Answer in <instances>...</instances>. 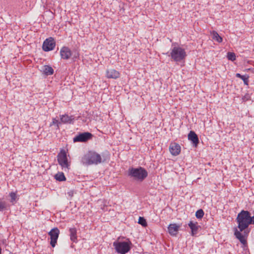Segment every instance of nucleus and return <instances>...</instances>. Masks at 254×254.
Returning <instances> with one entry per match:
<instances>
[{"mask_svg": "<svg viewBox=\"0 0 254 254\" xmlns=\"http://www.w3.org/2000/svg\"><path fill=\"white\" fill-rule=\"evenodd\" d=\"M251 221L250 212L244 210L238 213L236 219L238 226L235 229L234 235L243 245L247 244L246 237L250 233L248 228L250 225L252 224Z\"/></svg>", "mask_w": 254, "mask_h": 254, "instance_id": "nucleus-1", "label": "nucleus"}, {"mask_svg": "<svg viewBox=\"0 0 254 254\" xmlns=\"http://www.w3.org/2000/svg\"><path fill=\"white\" fill-rule=\"evenodd\" d=\"M104 161L100 154L94 151H89L81 157L80 163L84 166H88L96 165Z\"/></svg>", "mask_w": 254, "mask_h": 254, "instance_id": "nucleus-2", "label": "nucleus"}, {"mask_svg": "<svg viewBox=\"0 0 254 254\" xmlns=\"http://www.w3.org/2000/svg\"><path fill=\"white\" fill-rule=\"evenodd\" d=\"M127 175L133 180L142 182L147 177L148 172L144 168L141 167L138 168L131 167L128 169Z\"/></svg>", "mask_w": 254, "mask_h": 254, "instance_id": "nucleus-3", "label": "nucleus"}, {"mask_svg": "<svg viewBox=\"0 0 254 254\" xmlns=\"http://www.w3.org/2000/svg\"><path fill=\"white\" fill-rule=\"evenodd\" d=\"M113 246L117 253L126 254L131 250L132 243L127 239L125 241H116L113 243Z\"/></svg>", "mask_w": 254, "mask_h": 254, "instance_id": "nucleus-4", "label": "nucleus"}, {"mask_svg": "<svg viewBox=\"0 0 254 254\" xmlns=\"http://www.w3.org/2000/svg\"><path fill=\"white\" fill-rule=\"evenodd\" d=\"M175 44L172 45L171 51L170 56L176 62H181L184 60L187 54L184 49L180 46H174Z\"/></svg>", "mask_w": 254, "mask_h": 254, "instance_id": "nucleus-5", "label": "nucleus"}, {"mask_svg": "<svg viewBox=\"0 0 254 254\" xmlns=\"http://www.w3.org/2000/svg\"><path fill=\"white\" fill-rule=\"evenodd\" d=\"M58 162L64 171H68L70 163L68 161L66 153L64 150H62L58 155Z\"/></svg>", "mask_w": 254, "mask_h": 254, "instance_id": "nucleus-6", "label": "nucleus"}, {"mask_svg": "<svg viewBox=\"0 0 254 254\" xmlns=\"http://www.w3.org/2000/svg\"><path fill=\"white\" fill-rule=\"evenodd\" d=\"M92 136V134L89 132L79 133L73 138V141L74 142H85L91 139Z\"/></svg>", "mask_w": 254, "mask_h": 254, "instance_id": "nucleus-7", "label": "nucleus"}, {"mask_svg": "<svg viewBox=\"0 0 254 254\" xmlns=\"http://www.w3.org/2000/svg\"><path fill=\"white\" fill-rule=\"evenodd\" d=\"M56 46V42L52 37L46 39L43 44L42 48L44 51L48 52L53 50Z\"/></svg>", "mask_w": 254, "mask_h": 254, "instance_id": "nucleus-8", "label": "nucleus"}, {"mask_svg": "<svg viewBox=\"0 0 254 254\" xmlns=\"http://www.w3.org/2000/svg\"><path fill=\"white\" fill-rule=\"evenodd\" d=\"M48 234L50 236V244L54 248L57 244L60 234V230L57 227L54 228L48 233Z\"/></svg>", "mask_w": 254, "mask_h": 254, "instance_id": "nucleus-9", "label": "nucleus"}, {"mask_svg": "<svg viewBox=\"0 0 254 254\" xmlns=\"http://www.w3.org/2000/svg\"><path fill=\"white\" fill-rule=\"evenodd\" d=\"M60 56L62 59L68 60L72 55V53L70 49L66 46L63 47L60 50Z\"/></svg>", "mask_w": 254, "mask_h": 254, "instance_id": "nucleus-10", "label": "nucleus"}, {"mask_svg": "<svg viewBox=\"0 0 254 254\" xmlns=\"http://www.w3.org/2000/svg\"><path fill=\"white\" fill-rule=\"evenodd\" d=\"M60 120L61 124H73L74 122V118L73 116H69L67 114H64L60 115Z\"/></svg>", "mask_w": 254, "mask_h": 254, "instance_id": "nucleus-11", "label": "nucleus"}, {"mask_svg": "<svg viewBox=\"0 0 254 254\" xmlns=\"http://www.w3.org/2000/svg\"><path fill=\"white\" fill-rule=\"evenodd\" d=\"M188 139L191 141L193 145L196 147L199 143L197 135L193 131H190L188 134Z\"/></svg>", "mask_w": 254, "mask_h": 254, "instance_id": "nucleus-12", "label": "nucleus"}, {"mask_svg": "<svg viewBox=\"0 0 254 254\" xmlns=\"http://www.w3.org/2000/svg\"><path fill=\"white\" fill-rule=\"evenodd\" d=\"M170 153L174 156L179 155L181 152V147L178 144L172 143L170 145Z\"/></svg>", "mask_w": 254, "mask_h": 254, "instance_id": "nucleus-13", "label": "nucleus"}, {"mask_svg": "<svg viewBox=\"0 0 254 254\" xmlns=\"http://www.w3.org/2000/svg\"><path fill=\"white\" fill-rule=\"evenodd\" d=\"M188 226L191 229V236H194L197 234L199 229L200 228V226L198 225L197 222L194 223L192 221L189 222Z\"/></svg>", "mask_w": 254, "mask_h": 254, "instance_id": "nucleus-14", "label": "nucleus"}, {"mask_svg": "<svg viewBox=\"0 0 254 254\" xmlns=\"http://www.w3.org/2000/svg\"><path fill=\"white\" fill-rule=\"evenodd\" d=\"M120 73L115 69H108L106 71V76L109 78L117 79L120 76Z\"/></svg>", "mask_w": 254, "mask_h": 254, "instance_id": "nucleus-15", "label": "nucleus"}, {"mask_svg": "<svg viewBox=\"0 0 254 254\" xmlns=\"http://www.w3.org/2000/svg\"><path fill=\"white\" fill-rule=\"evenodd\" d=\"M179 228L180 226L177 224H170L168 227V232L171 235L176 236L179 231Z\"/></svg>", "mask_w": 254, "mask_h": 254, "instance_id": "nucleus-16", "label": "nucleus"}, {"mask_svg": "<svg viewBox=\"0 0 254 254\" xmlns=\"http://www.w3.org/2000/svg\"><path fill=\"white\" fill-rule=\"evenodd\" d=\"M69 236L71 241L74 243L77 242V230L74 227L69 229Z\"/></svg>", "mask_w": 254, "mask_h": 254, "instance_id": "nucleus-17", "label": "nucleus"}, {"mask_svg": "<svg viewBox=\"0 0 254 254\" xmlns=\"http://www.w3.org/2000/svg\"><path fill=\"white\" fill-rule=\"evenodd\" d=\"M42 71L46 75H51L54 73V69L52 66L48 65H44L42 69Z\"/></svg>", "mask_w": 254, "mask_h": 254, "instance_id": "nucleus-18", "label": "nucleus"}, {"mask_svg": "<svg viewBox=\"0 0 254 254\" xmlns=\"http://www.w3.org/2000/svg\"><path fill=\"white\" fill-rule=\"evenodd\" d=\"M211 35L213 40L218 43L222 42V38L219 36L217 32L213 31L211 33Z\"/></svg>", "mask_w": 254, "mask_h": 254, "instance_id": "nucleus-19", "label": "nucleus"}, {"mask_svg": "<svg viewBox=\"0 0 254 254\" xmlns=\"http://www.w3.org/2000/svg\"><path fill=\"white\" fill-rule=\"evenodd\" d=\"M55 179L59 181H64L66 180V178L63 172H59L55 175Z\"/></svg>", "mask_w": 254, "mask_h": 254, "instance_id": "nucleus-20", "label": "nucleus"}, {"mask_svg": "<svg viewBox=\"0 0 254 254\" xmlns=\"http://www.w3.org/2000/svg\"><path fill=\"white\" fill-rule=\"evenodd\" d=\"M9 205L5 201H0V211H3L7 209Z\"/></svg>", "mask_w": 254, "mask_h": 254, "instance_id": "nucleus-21", "label": "nucleus"}, {"mask_svg": "<svg viewBox=\"0 0 254 254\" xmlns=\"http://www.w3.org/2000/svg\"><path fill=\"white\" fill-rule=\"evenodd\" d=\"M61 124V121L59 122L58 120L55 118L53 119L52 122L50 124V126H56V129H59L60 128V125Z\"/></svg>", "mask_w": 254, "mask_h": 254, "instance_id": "nucleus-22", "label": "nucleus"}, {"mask_svg": "<svg viewBox=\"0 0 254 254\" xmlns=\"http://www.w3.org/2000/svg\"><path fill=\"white\" fill-rule=\"evenodd\" d=\"M9 195L10 197V202L12 204H14L17 199L16 193L14 192H11L9 193Z\"/></svg>", "mask_w": 254, "mask_h": 254, "instance_id": "nucleus-23", "label": "nucleus"}, {"mask_svg": "<svg viewBox=\"0 0 254 254\" xmlns=\"http://www.w3.org/2000/svg\"><path fill=\"white\" fill-rule=\"evenodd\" d=\"M204 216V212L202 209H200L195 212V216L197 219H201Z\"/></svg>", "mask_w": 254, "mask_h": 254, "instance_id": "nucleus-24", "label": "nucleus"}, {"mask_svg": "<svg viewBox=\"0 0 254 254\" xmlns=\"http://www.w3.org/2000/svg\"><path fill=\"white\" fill-rule=\"evenodd\" d=\"M138 223L143 227H145L147 225L146 220L142 217H139Z\"/></svg>", "mask_w": 254, "mask_h": 254, "instance_id": "nucleus-25", "label": "nucleus"}, {"mask_svg": "<svg viewBox=\"0 0 254 254\" xmlns=\"http://www.w3.org/2000/svg\"><path fill=\"white\" fill-rule=\"evenodd\" d=\"M227 58L229 60L234 61L236 60V56L234 53L228 52L227 53Z\"/></svg>", "mask_w": 254, "mask_h": 254, "instance_id": "nucleus-26", "label": "nucleus"}, {"mask_svg": "<svg viewBox=\"0 0 254 254\" xmlns=\"http://www.w3.org/2000/svg\"><path fill=\"white\" fill-rule=\"evenodd\" d=\"M249 76L247 74H246L243 75L241 79L244 81L245 85H248L249 84Z\"/></svg>", "mask_w": 254, "mask_h": 254, "instance_id": "nucleus-27", "label": "nucleus"}, {"mask_svg": "<svg viewBox=\"0 0 254 254\" xmlns=\"http://www.w3.org/2000/svg\"><path fill=\"white\" fill-rule=\"evenodd\" d=\"M251 99V96L249 94H246L244 96L242 97V100L243 102H246L248 100H250Z\"/></svg>", "mask_w": 254, "mask_h": 254, "instance_id": "nucleus-28", "label": "nucleus"}, {"mask_svg": "<svg viewBox=\"0 0 254 254\" xmlns=\"http://www.w3.org/2000/svg\"><path fill=\"white\" fill-rule=\"evenodd\" d=\"M79 54L78 52L75 53L73 54V57L72 58V60L74 62L76 61L77 59L79 58Z\"/></svg>", "mask_w": 254, "mask_h": 254, "instance_id": "nucleus-29", "label": "nucleus"}, {"mask_svg": "<svg viewBox=\"0 0 254 254\" xmlns=\"http://www.w3.org/2000/svg\"><path fill=\"white\" fill-rule=\"evenodd\" d=\"M243 76V75H241V74L238 73H236V76L237 77H238V78H241L242 77V76Z\"/></svg>", "mask_w": 254, "mask_h": 254, "instance_id": "nucleus-30", "label": "nucleus"}, {"mask_svg": "<svg viewBox=\"0 0 254 254\" xmlns=\"http://www.w3.org/2000/svg\"><path fill=\"white\" fill-rule=\"evenodd\" d=\"M5 242H6V240H3L2 241V243L3 244H4Z\"/></svg>", "mask_w": 254, "mask_h": 254, "instance_id": "nucleus-31", "label": "nucleus"}]
</instances>
